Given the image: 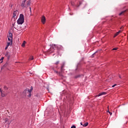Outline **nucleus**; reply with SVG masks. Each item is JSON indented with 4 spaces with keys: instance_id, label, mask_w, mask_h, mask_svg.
<instances>
[{
    "instance_id": "dca6fc26",
    "label": "nucleus",
    "mask_w": 128,
    "mask_h": 128,
    "mask_svg": "<svg viewBox=\"0 0 128 128\" xmlns=\"http://www.w3.org/2000/svg\"><path fill=\"white\" fill-rule=\"evenodd\" d=\"M124 12H126V10L121 12L119 14H120V16H122V14H124Z\"/></svg>"
},
{
    "instance_id": "bb28decb",
    "label": "nucleus",
    "mask_w": 128,
    "mask_h": 128,
    "mask_svg": "<svg viewBox=\"0 0 128 128\" xmlns=\"http://www.w3.org/2000/svg\"><path fill=\"white\" fill-rule=\"evenodd\" d=\"M30 10L31 11L32 10V8L30 7Z\"/></svg>"
},
{
    "instance_id": "1a4fd4ad",
    "label": "nucleus",
    "mask_w": 128,
    "mask_h": 128,
    "mask_svg": "<svg viewBox=\"0 0 128 128\" xmlns=\"http://www.w3.org/2000/svg\"><path fill=\"white\" fill-rule=\"evenodd\" d=\"M30 0H28L26 2V8H28V6H30Z\"/></svg>"
},
{
    "instance_id": "7ed1b4c3",
    "label": "nucleus",
    "mask_w": 128,
    "mask_h": 128,
    "mask_svg": "<svg viewBox=\"0 0 128 128\" xmlns=\"http://www.w3.org/2000/svg\"><path fill=\"white\" fill-rule=\"evenodd\" d=\"M26 0H23L22 4H21V6L22 8H26Z\"/></svg>"
},
{
    "instance_id": "2eb2a0df",
    "label": "nucleus",
    "mask_w": 128,
    "mask_h": 128,
    "mask_svg": "<svg viewBox=\"0 0 128 128\" xmlns=\"http://www.w3.org/2000/svg\"><path fill=\"white\" fill-rule=\"evenodd\" d=\"M0 93L2 94V96H6V94H2V89L0 88Z\"/></svg>"
},
{
    "instance_id": "412c9836",
    "label": "nucleus",
    "mask_w": 128,
    "mask_h": 128,
    "mask_svg": "<svg viewBox=\"0 0 128 128\" xmlns=\"http://www.w3.org/2000/svg\"><path fill=\"white\" fill-rule=\"evenodd\" d=\"M4 57H2V58H0V60H4Z\"/></svg>"
},
{
    "instance_id": "5701e85b",
    "label": "nucleus",
    "mask_w": 128,
    "mask_h": 128,
    "mask_svg": "<svg viewBox=\"0 0 128 128\" xmlns=\"http://www.w3.org/2000/svg\"><path fill=\"white\" fill-rule=\"evenodd\" d=\"M116 86V84H115L113 85V86H112V88H114V86Z\"/></svg>"
},
{
    "instance_id": "6ab92c4d",
    "label": "nucleus",
    "mask_w": 128,
    "mask_h": 128,
    "mask_svg": "<svg viewBox=\"0 0 128 128\" xmlns=\"http://www.w3.org/2000/svg\"><path fill=\"white\" fill-rule=\"evenodd\" d=\"M4 88L6 90H8V87H6V86H4Z\"/></svg>"
},
{
    "instance_id": "9b49d317",
    "label": "nucleus",
    "mask_w": 128,
    "mask_h": 128,
    "mask_svg": "<svg viewBox=\"0 0 128 128\" xmlns=\"http://www.w3.org/2000/svg\"><path fill=\"white\" fill-rule=\"evenodd\" d=\"M120 32H122V30H120L114 34V38H116V36H118V34H120Z\"/></svg>"
},
{
    "instance_id": "20e7f679",
    "label": "nucleus",
    "mask_w": 128,
    "mask_h": 128,
    "mask_svg": "<svg viewBox=\"0 0 128 128\" xmlns=\"http://www.w3.org/2000/svg\"><path fill=\"white\" fill-rule=\"evenodd\" d=\"M8 40H12V34L10 32H8Z\"/></svg>"
},
{
    "instance_id": "a878e982",
    "label": "nucleus",
    "mask_w": 128,
    "mask_h": 128,
    "mask_svg": "<svg viewBox=\"0 0 128 128\" xmlns=\"http://www.w3.org/2000/svg\"><path fill=\"white\" fill-rule=\"evenodd\" d=\"M109 114H110V116H112V112H109Z\"/></svg>"
},
{
    "instance_id": "f03ea898",
    "label": "nucleus",
    "mask_w": 128,
    "mask_h": 128,
    "mask_svg": "<svg viewBox=\"0 0 128 128\" xmlns=\"http://www.w3.org/2000/svg\"><path fill=\"white\" fill-rule=\"evenodd\" d=\"M56 49V44H52L50 49L48 50V52L50 54L52 52H54V50Z\"/></svg>"
},
{
    "instance_id": "aec40b11",
    "label": "nucleus",
    "mask_w": 128,
    "mask_h": 128,
    "mask_svg": "<svg viewBox=\"0 0 128 128\" xmlns=\"http://www.w3.org/2000/svg\"><path fill=\"white\" fill-rule=\"evenodd\" d=\"M8 46H6V47L5 48V50H8Z\"/></svg>"
},
{
    "instance_id": "b1692460",
    "label": "nucleus",
    "mask_w": 128,
    "mask_h": 128,
    "mask_svg": "<svg viewBox=\"0 0 128 128\" xmlns=\"http://www.w3.org/2000/svg\"><path fill=\"white\" fill-rule=\"evenodd\" d=\"M64 68V66H62V67H61V70L62 72V68Z\"/></svg>"
},
{
    "instance_id": "393cba45",
    "label": "nucleus",
    "mask_w": 128,
    "mask_h": 128,
    "mask_svg": "<svg viewBox=\"0 0 128 128\" xmlns=\"http://www.w3.org/2000/svg\"><path fill=\"white\" fill-rule=\"evenodd\" d=\"M124 28V26H122L120 28V30H122V28Z\"/></svg>"
},
{
    "instance_id": "a211bd4d",
    "label": "nucleus",
    "mask_w": 128,
    "mask_h": 128,
    "mask_svg": "<svg viewBox=\"0 0 128 128\" xmlns=\"http://www.w3.org/2000/svg\"><path fill=\"white\" fill-rule=\"evenodd\" d=\"M118 50V48H114L112 50Z\"/></svg>"
},
{
    "instance_id": "cd10ccee",
    "label": "nucleus",
    "mask_w": 128,
    "mask_h": 128,
    "mask_svg": "<svg viewBox=\"0 0 128 128\" xmlns=\"http://www.w3.org/2000/svg\"><path fill=\"white\" fill-rule=\"evenodd\" d=\"M119 78H122L120 77V76H119Z\"/></svg>"
},
{
    "instance_id": "9d476101",
    "label": "nucleus",
    "mask_w": 128,
    "mask_h": 128,
    "mask_svg": "<svg viewBox=\"0 0 128 128\" xmlns=\"http://www.w3.org/2000/svg\"><path fill=\"white\" fill-rule=\"evenodd\" d=\"M8 42H7V46H12V40H8Z\"/></svg>"
},
{
    "instance_id": "ddd939ff",
    "label": "nucleus",
    "mask_w": 128,
    "mask_h": 128,
    "mask_svg": "<svg viewBox=\"0 0 128 128\" xmlns=\"http://www.w3.org/2000/svg\"><path fill=\"white\" fill-rule=\"evenodd\" d=\"M80 124L81 126H88V123L86 122L83 124L82 122H80Z\"/></svg>"
},
{
    "instance_id": "39448f33",
    "label": "nucleus",
    "mask_w": 128,
    "mask_h": 128,
    "mask_svg": "<svg viewBox=\"0 0 128 128\" xmlns=\"http://www.w3.org/2000/svg\"><path fill=\"white\" fill-rule=\"evenodd\" d=\"M82 4H86V2L84 0H80L79 2L77 4L76 6L78 7L80 6H82Z\"/></svg>"
},
{
    "instance_id": "f8f14e48",
    "label": "nucleus",
    "mask_w": 128,
    "mask_h": 128,
    "mask_svg": "<svg viewBox=\"0 0 128 128\" xmlns=\"http://www.w3.org/2000/svg\"><path fill=\"white\" fill-rule=\"evenodd\" d=\"M104 94H106V92H100L98 96H104Z\"/></svg>"
},
{
    "instance_id": "f3484780",
    "label": "nucleus",
    "mask_w": 128,
    "mask_h": 128,
    "mask_svg": "<svg viewBox=\"0 0 128 128\" xmlns=\"http://www.w3.org/2000/svg\"><path fill=\"white\" fill-rule=\"evenodd\" d=\"M29 60H34V56H30Z\"/></svg>"
},
{
    "instance_id": "6e6552de",
    "label": "nucleus",
    "mask_w": 128,
    "mask_h": 128,
    "mask_svg": "<svg viewBox=\"0 0 128 128\" xmlns=\"http://www.w3.org/2000/svg\"><path fill=\"white\" fill-rule=\"evenodd\" d=\"M26 90H27V92H28V94H29L28 96H31L32 95H30V94H31V92H32V88L31 89H30V90H28V89Z\"/></svg>"
},
{
    "instance_id": "4468645a",
    "label": "nucleus",
    "mask_w": 128,
    "mask_h": 128,
    "mask_svg": "<svg viewBox=\"0 0 128 128\" xmlns=\"http://www.w3.org/2000/svg\"><path fill=\"white\" fill-rule=\"evenodd\" d=\"M26 42L24 41L22 44V48H24V46H26Z\"/></svg>"
},
{
    "instance_id": "f257e3e1",
    "label": "nucleus",
    "mask_w": 128,
    "mask_h": 128,
    "mask_svg": "<svg viewBox=\"0 0 128 128\" xmlns=\"http://www.w3.org/2000/svg\"><path fill=\"white\" fill-rule=\"evenodd\" d=\"M24 22V16L23 14H20L19 18L17 20L18 24H22Z\"/></svg>"
},
{
    "instance_id": "0eeeda50",
    "label": "nucleus",
    "mask_w": 128,
    "mask_h": 128,
    "mask_svg": "<svg viewBox=\"0 0 128 128\" xmlns=\"http://www.w3.org/2000/svg\"><path fill=\"white\" fill-rule=\"evenodd\" d=\"M18 14V10L14 11L13 13V18L16 19V16Z\"/></svg>"
},
{
    "instance_id": "423d86ee",
    "label": "nucleus",
    "mask_w": 128,
    "mask_h": 128,
    "mask_svg": "<svg viewBox=\"0 0 128 128\" xmlns=\"http://www.w3.org/2000/svg\"><path fill=\"white\" fill-rule=\"evenodd\" d=\"M46 17L44 16H42L41 18V22L42 24H46Z\"/></svg>"
},
{
    "instance_id": "4be33fe9",
    "label": "nucleus",
    "mask_w": 128,
    "mask_h": 128,
    "mask_svg": "<svg viewBox=\"0 0 128 128\" xmlns=\"http://www.w3.org/2000/svg\"><path fill=\"white\" fill-rule=\"evenodd\" d=\"M60 64V62H57L55 64Z\"/></svg>"
}]
</instances>
